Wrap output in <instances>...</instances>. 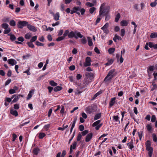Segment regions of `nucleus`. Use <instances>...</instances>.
<instances>
[{
    "instance_id": "1",
    "label": "nucleus",
    "mask_w": 157,
    "mask_h": 157,
    "mask_svg": "<svg viewBox=\"0 0 157 157\" xmlns=\"http://www.w3.org/2000/svg\"><path fill=\"white\" fill-rule=\"evenodd\" d=\"M83 36L80 33V32H78L77 31L75 32L72 31L69 32L68 35V37L69 38L75 37L76 39L78 38H82Z\"/></svg>"
},
{
    "instance_id": "2",
    "label": "nucleus",
    "mask_w": 157,
    "mask_h": 157,
    "mask_svg": "<svg viewBox=\"0 0 157 157\" xmlns=\"http://www.w3.org/2000/svg\"><path fill=\"white\" fill-rule=\"evenodd\" d=\"M97 109V106L94 105H91L86 108V111L87 113L90 114L94 112Z\"/></svg>"
},
{
    "instance_id": "3",
    "label": "nucleus",
    "mask_w": 157,
    "mask_h": 157,
    "mask_svg": "<svg viewBox=\"0 0 157 157\" xmlns=\"http://www.w3.org/2000/svg\"><path fill=\"white\" fill-rule=\"evenodd\" d=\"M115 70L114 69H112L110 70L106 76L105 78L104 81H109L111 80L115 75L113 73L115 72Z\"/></svg>"
},
{
    "instance_id": "4",
    "label": "nucleus",
    "mask_w": 157,
    "mask_h": 157,
    "mask_svg": "<svg viewBox=\"0 0 157 157\" xmlns=\"http://www.w3.org/2000/svg\"><path fill=\"white\" fill-rule=\"evenodd\" d=\"M28 23L26 21H20L17 24L18 28L20 29H22L25 26L27 25Z\"/></svg>"
},
{
    "instance_id": "5",
    "label": "nucleus",
    "mask_w": 157,
    "mask_h": 157,
    "mask_svg": "<svg viewBox=\"0 0 157 157\" xmlns=\"http://www.w3.org/2000/svg\"><path fill=\"white\" fill-rule=\"evenodd\" d=\"M86 76V79H88L90 81V82L92 81L94 77V75L92 73L86 72L85 73Z\"/></svg>"
},
{
    "instance_id": "6",
    "label": "nucleus",
    "mask_w": 157,
    "mask_h": 157,
    "mask_svg": "<svg viewBox=\"0 0 157 157\" xmlns=\"http://www.w3.org/2000/svg\"><path fill=\"white\" fill-rule=\"evenodd\" d=\"M90 82V81L89 80L86 79L82 84L78 85L80 86L79 89H81L86 87Z\"/></svg>"
},
{
    "instance_id": "7",
    "label": "nucleus",
    "mask_w": 157,
    "mask_h": 157,
    "mask_svg": "<svg viewBox=\"0 0 157 157\" xmlns=\"http://www.w3.org/2000/svg\"><path fill=\"white\" fill-rule=\"evenodd\" d=\"M91 60L90 58V57H87L85 59V62L84 64V65L85 67L90 66L91 65Z\"/></svg>"
},
{
    "instance_id": "8",
    "label": "nucleus",
    "mask_w": 157,
    "mask_h": 157,
    "mask_svg": "<svg viewBox=\"0 0 157 157\" xmlns=\"http://www.w3.org/2000/svg\"><path fill=\"white\" fill-rule=\"evenodd\" d=\"M20 96L23 97V96L21 95H17L15 94L13 95L12 97V98H14V99L11 101L12 103H15L17 101Z\"/></svg>"
},
{
    "instance_id": "9",
    "label": "nucleus",
    "mask_w": 157,
    "mask_h": 157,
    "mask_svg": "<svg viewBox=\"0 0 157 157\" xmlns=\"http://www.w3.org/2000/svg\"><path fill=\"white\" fill-rule=\"evenodd\" d=\"M108 13H109V11L107 9H105L103 10H100L99 11V14L98 16H103L104 14H108Z\"/></svg>"
},
{
    "instance_id": "10",
    "label": "nucleus",
    "mask_w": 157,
    "mask_h": 157,
    "mask_svg": "<svg viewBox=\"0 0 157 157\" xmlns=\"http://www.w3.org/2000/svg\"><path fill=\"white\" fill-rule=\"evenodd\" d=\"M146 150L148 152V155L149 157H151L152 155L153 151V149L152 147L151 146L149 147H146Z\"/></svg>"
},
{
    "instance_id": "11",
    "label": "nucleus",
    "mask_w": 157,
    "mask_h": 157,
    "mask_svg": "<svg viewBox=\"0 0 157 157\" xmlns=\"http://www.w3.org/2000/svg\"><path fill=\"white\" fill-rule=\"evenodd\" d=\"M93 136V133L90 132L87 134L86 137L85 141L86 142H89Z\"/></svg>"
},
{
    "instance_id": "12",
    "label": "nucleus",
    "mask_w": 157,
    "mask_h": 157,
    "mask_svg": "<svg viewBox=\"0 0 157 157\" xmlns=\"http://www.w3.org/2000/svg\"><path fill=\"white\" fill-rule=\"evenodd\" d=\"M27 26V28L31 31L35 32L37 30L35 27L33 26L28 24Z\"/></svg>"
},
{
    "instance_id": "13",
    "label": "nucleus",
    "mask_w": 157,
    "mask_h": 157,
    "mask_svg": "<svg viewBox=\"0 0 157 157\" xmlns=\"http://www.w3.org/2000/svg\"><path fill=\"white\" fill-rule=\"evenodd\" d=\"M81 8L78 6H75L73 8V10H75L76 11V13L79 15H80V13L79 12L80 11Z\"/></svg>"
},
{
    "instance_id": "14",
    "label": "nucleus",
    "mask_w": 157,
    "mask_h": 157,
    "mask_svg": "<svg viewBox=\"0 0 157 157\" xmlns=\"http://www.w3.org/2000/svg\"><path fill=\"white\" fill-rule=\"evenodd\" d=\"M116 99V97L113 98L111 99L110 101L109 102V106L110 107H112L115 103V100Z\"/></svg>"
},
{
    "instance_id": "15",
    "label": "nucleus",
    "mask_w": 157,
    "mask_h": 157,
    "mask_svg": "<svg viewBox=\"0 0 157 157\" xmlns=\"http://www.w3.org/2000/svg\"><path fill=\"white\" fill-rule=\"evenodd\" d=\"M54 19L55 21H58L59 20V14L58 12L56 13L55 14H53Z\"/></svg>"
},
{
    "instance_id": "16",
    "label": "nucleus",
    "mask_w": 157,
    "mask_h": 157,
    "mask_svg": "<svg viewBox=\"0 0 157 157\" xmlns=\"http://www.w3.org/2000/svg\"><path fill=\"white\" fill-rule=\"evenodd\" d=\"M10 113L15 117L17 116L18 115V112L17 111L14 110L13 109H11L10 110Z\"/></svg>"
},
{
    "instance_id": "17",
    "label": "nucleus",
    "mask_w": 157,
    "mask_h": 157,
    "mask_svg": "<svg viewBox=\"0 0 157 157\" xmlns=\"http://www.w3.org/2000/svg\"><path fill=\"white\" fill-rule=\"evenodd\" d=\"M133 143V140H132L130 142L127 144V145L128 146L129 148L131 150H132L134 147Z\"/></svg>"
},
{
    "instance_id": "18",
    "label": "nucleus",
    "mask_w": 157,
    "mask_h": 157,
    "mask_svg": "<svg viewBox=\"0 0 157 157\" xmlns=\"http://www.w3.org/2000/svg\"><path fill=\"white\" fill-rule=\"evenodd\" d=\"M8 63L10 64H11L12 65H13L16 64V62L15 61L14 59H10L8 60Z\"/></svg>"
},
{
    "instance_id": "19",
    "label": "nucleus",
    "mask_w": 157,
    "mask_h": 157,
    "mask_svg": "<svg viewBox=\"0 0 157 157\" xmlns=\"http://www.w3.org/2000/svg\"><path fill=\"white\" fill-rule=\"evenodd\" d=\"M40 151V150L38 148L35 147L33 149V153L36 155H38Z\"/></svg>"
},
{
    "instance_id": "20",
    "label": "nucleus",
    "mask_w": 157,
    "mask_h": 157,
    "mask_svg": "<svg viewBox=\"0 0 157 157\" xmlns=\"http://www.w3.org/2000/svg\"><path fill=\"white\" fill-rule=\"evenodd\" d=\"M113 40L115 42H117V40H122V38L121 37L117 35V34H116L115 35L114 37H113Z\"/></svg>"
},
{
    "instance_id": "21",
    "label": "nucleus",
    "mask_w": 157,
    "mask_h": 157,
    "mask_svg": "<svg viewBox=\"0 0 157 157\" xmlns=\"http://www.w3.org/2000/svg\"><path fill=\"white\" fill-rule=\"evenodd\" d=\"M87 39L88 40V45L90 46H92L93 45V43L92 41V39L90 37H87Z\"/></svg>"
},
{
    "instance_id": "22",
    "label": "nucleus",
    "mask_w": 157,
    "mask_h": 157,
    "mask_svg": "<svg viewBox=\"0 0 157 157\" xmlns=\"http://www.w3.org/2000/svg\"><path fill=\"white\" fill-rule=\"evenodd\" d=\"M62 89L63 87L62 86H57L55 87L54 88V90L55 92H57L61 90Z\"/></svg>"
},
{
    "instance_id": "23",
    "label": "nucleus",
    "mask_w": 157,
    "mask_h": 157,
    "mask_svg": "<svg viewBox=\"0 0 157 157\" xmlns=\"http://www.w3.org/2000/svg\"><path fill=\"white\" fill-rule=\"evenodd\" d=\"M128 24V22L126 20H123L121 22V25L123 26H127Z\"/></svg>"
},
{
    "instance_id": "24",
    "label": "nucleus",
    "mask_w": 157,
    "mask_h": 157,
    "mask_svg": "<svg viewBox=\"0 0 157 157\" xmlns=\"http://www.w3.org/2000/svg\"><path fill=\"white\" fill-rule=\"evenodd\" d=\"M113 120L116 122H118V123H120V121L119 120V117L118 116H113Z\"/></svg>"
},
{
    "instance_id": "25",
    "label": "nucleus",
    "mask_w": 157,
    "mask_h": 157,
    "mask_svg": "<svg viewBox=\"0 0 157 157\" xmlns=\"http://www.w3.org/2000/svg\"><path fill=\"white\" fill-rule=\"evenodd\" d=\"M50 84L52 86H56L58 84L55 82L53 80H51L49 82Z\"/></svg>"
},
{
    "instance_id": "26",
    "label": "nucleus",
    "mask_w": 157,
    "mask_h": 157,
    "mask_svg": "<svg viewBox=\"0 0 157 157\" xmlns=\"http://www.w3.org/2000/svg\"><path fill=\"white\" fill-rule=\"evenodd\" d=\"M101 116V113H99L97 114L94 117V120H96L99 119Z\"/></svg>"
},
{
    "instance_id": "27",
    "label": "nucleus",
    "mask_w": 157,
    "mask_h": 157,
    "mask_svg": "<svg viewBox=\"0 0 157 157\" xmlns=\"http://www.w3.org/2000/svg\"><path fill=\"white\" fill-rule=\"evenodd\" d=\"M33 92V90H31L30 91L28 95V96L27 97L26 99L27 100H29V99L32 97V93Z\"/></svg>"
},
{
    "instance_id": "28",
    "label": "nucleus",
    "mask_w": 157,
    "mask_h": 157,
    "mask_svg": "<svg viewBox=\"0 0 157 157\" xmlns=\"http://www.w3.org/2000/svg\"><path fill=\"white\" fill-rule=\"evenodd\" d=\"M77 144V142L74 141L72 144L71 145L70 148H71L73 149H75L76 147Z\"/></svg>"
},
{
    "instance_id": "29",
    "label": "nucleus",
    "mask_w": 157,
    "mask_h": 157,
    "mask_svg": "<svg viewBox=\"0 0 157 157\" xmlns=\"http://www.w3.org/2000/svg\"><path fill=\"white\" fill-rule=\"evenodd\" d=\"M8 35L10 36V39L12 41H14L16 39V36L14 35L9 34Z\"/></svg>"
},
{
    "instance_id": "30",
    "label": "nucleus",
    "mask_w": 157,
    "mask_h": 157,
    "mask_svg": "<svg viewBox=\"0 0 157 157\" xmlns=\"http://www.w3.org/2000/svg\"><path fill=\"white\" fill-rule=\"evenodd\" d=\"M77 120V117H75L74 119L73 122L72 123L71 128H74L75 126Z\"/></svg>"
},
{
    "instance_id": "31",
    "label": "nucleus",
    "mask_w": 157,
    "mask_h": 157,
    "mask_svg": "<svg viewBox=\"0 0 157 157\" xmlns=\"http://www.w3.org/2000/svg\"><path fill=\"white\" fill-rule=\"evenodd\" d=\"M9 24L11 26H15L16 25V22L13 20H11L10 21Z\"/></svg>"
},
{
    "instance_id": "32",
    "label": "nucleus",
    "mask_w": 157,
    "mask_h": 157,
    "mask_svg": "<svg viewBox=\"0 0 157 157\" xmlns=\"http://www.w3.org/2000/svg\"><path fill=\"white\" fill-rule=\"evenodd\" d=\"M115 50V48H109L108 50V52L109 54H112L113 53Z\"/></svg>"
},
{
    "instance_id": "33",
    "label": "nucleus",
    "mask_w": 157,
    "mask_h": 157,
    "mask_svg": "<svg viewBox=\"0 0 157 157\" xmlns=\"http://www.w3.org/2000/svg\"><path fill=\"white\" fill-rule=\"evenodd\" d=\"M82 39H81V42L82 44H85L87 42V40L85 37H82Z\"/></svg>"
},
{
    "instance_id": "34",
    "label": "nucleus",
    "mask_w": 157,
    "mask_h": 157,
    "mask_svg": "<svg viewBox=\"0 0 157 157\" xmlns=\"http://www.w3.org/2000/svg\"><path fill=\"white\" fill-rule=\"evenodd\" d=\"M150 36L151 38H153L156 37H157V33H152Z\"/></svg>"
},
{
    "instance_id": "35",
    "label": "nucleus",
    "mask_w": 157,
    "mask_h": 157,
    "mask_svg": "<svg viewBox=\"0 0 157 157\" xmlns=\"http://www.w3.org/2000/svg\"><path fill=\"white\" fill-rule=\"evenodd\" d=\"M45 134L43 132H40L39 133V139H43L45 136Z\"/></svg>"
},
{
    "instance_id": "36",
    "label": "nucleus",
    "mask_w": 157,
    "mask_h": 157,
    "mask_svg": "<svg viewBox=\"0 0 157 157\" xmlns=\"http://www.w3.org/2000/svg\"><path fill=\"white\" fill-rule=\"evenodd\" d=\"M105 16V21H107L110 19V16L109 14V13L108 14H104L103 16Z\"/></svg>"
},
{
    "instance_id": "37",
    "label": "nucleus",
    "mask_w": 157,
    "mask_h": 157,
    "mask_svg": "<svg viewBox=\"0 0 157 157\" xmlns=\"http://www.w3.org/2000/svg\"><path fill=\"white\" fill-rule=\"evenodd\" d=\"M27 44L28 45L30 48H33L34 47V45L33 44V42H31V41H30L29 42H28L27 43Z\"/></svg>"
},
{
    "instance_id": "38",
    "label": "nucleus",
    "mask_w": 157,
    "mask_h": 157,
    "mask_svg": "<svg viewBox=\"0 0 157 157\" xmlns=\"http://www.w3.org/2000/svg\"><path fill=\"white\" fill-rule=\"evenodd\" d=\"M120 17L121 16L120 13H118L116 16L115 21L116 22H118Z\"/></svg>"
},
{
    "instance_id": "39",
    "label": "nucleus",
    "mask_w": 157,
    "mask_h": 157,
    "mask_svg": "<svg viewBox=\"0 0 157 157\" xmlns=\"http://www.w3.org/2000/svg\"><path fill=\"white\" fill-rule=\"evenodd\" d=\"M113 61L112 59L109 60L107 63L105 64V65L106 66H108L112 64L113 63Z\"/></svg>"
},
{
    "instance_id": "40",
    "label": "nucleus",
    "mask_w": 157,
    "mask_h": 157,
    "mask_svg": "<svg viewBox=\"0 0 157 157\" xmlns=\"http://www.w3.org/2000/svg\"><path fill=\"white\" fill-rule=\"evenodd\" d=\"M69 31L68 30H66L63 35V37L65 38V37L67 36H68V35L69 34Z\"/></svg>"
},
{
    "instance_id": "41",
    "label": "nucleus",
    "mask_w": 157,
    "mask_h": 157,
    "mask_svg": "<svg viewBox=\"0 0 157 157\" xmlns=\"http://www.w3.org/2000/svg\"><path fill=\"white\" fill-rule=\"evenodd\" d=\"M100 120H98L96 121V122H94V123H93L92 125V126L94 127L98 125V124L100 123Z\"/></svg>"
},
{
    "instance_id": "42",
    "label": "nucleus",
    "mask_w": 157,
    "mask_h": 157,
    "mask_svg": "<svg viewBox=\"0 0 157 157\" xmlns=\"http://www.w3.org/2000/svg\"><path fill=\"white\" fill-rule=\"evenodd\" d=\"M9 25L7 23H3L2 25V28L5 29H7L8 28Z\"/></svg>"
},
{
    "instance_id": "43",
    "label": "nucleus",
    "mask_w": 157,
    "mask_h": 157,
    "mask_svg": "<svg viewBox=\"0 0 157 157\" xmlns=\"http://www.w3.org/2000/svg\"><path fill=\"white\" fill-rule=\"evenodd\" d=\"M11 31L10 29V28H8L7 29H5L4 32L5 34H7L9 33Z\"/></svg>"
},
{
    "instance_id": "44",
    "label": "nucleus",
    "mask_w": 157,
    "mask_h": 157,
    "mask_svg": "<svg viewBox=\"0 0 157 157\" xmlns=\"http://www.w3.org/2000/svg\"><path fill=\"white\" fill-rule=\"evenodd\" d=\"M79 88H78L75 90V93L76 94L79 95L80 94L82 93V91H80L79 90Z\"/></svg>"
},
{
    "instance_id": "45",
    "label": "nucleus",
    "mask_w": 157,
    "mask_h": 157,
    "mask_svg": "<svg viewBox=\"0 0 157 157\" xmlns=\"http://www.w3.org/2000/svg\"><path fill=\"white\" fill-rule=\"evenodd\" d=\"M154 66H150L147 69V71L148 73H149V71H153L154 69Z\"/></svg>"
},
{
    "instance_id": "46",
    "label": "nucleus",
    "mask_w": 157,
    "mask_h": 157,
    "mask_svg": "<svg viewBox=\"0 0 157 157\" xmlns=\"http://www.w3.org/2000/svg\"><path fill=\"white\" fill-rule=\"evenodd\" d=\"M143 132V131H140V132H138V133H137L138 134V136H139V137L140 138V140H141V138H142V137L143 136V135H142Z\"/></svg>"
},
{
    "instance_id": "47",
    "label": "nucleus",
    "mask_w": 157,
    "mask_h": 157,
    "mask_svg": "<svg viewBox=\"0 0 157 157\" xmlns=\"http://www.w3.org/2000/svg\"><path fill=\"white\" fill-rule=\"evenodd\" d=\"M109 26V24L108 23H106L101 28V29H108Z\"/></svg>"
},
{
    "instance_id": "48",
    "label": "nucleus",
    "mask_w": 157,
    "mask_h": 157,
    "mask_svg": "<svg viewBox=\"0 0 157 157\" xmlns=\"http://www.w3.org/2000/svg\"><path fill=\"white\" fill-rule=\"evenodd\" d=\"M153 140L155 142H156L157 141V138L156 135L154 134L153 133L152 134Z\"/></svg>"
},
{
    "instance_id": "49",
    "label": "nucleus",
    "mask_w": 157,
    "mask_h": 157,
    "mask_svg": "<svg viewBox=\"0 0 157 157\" xmlns=\"http://www.w3.org/2000/svg\"><path fill=\"white\" fill-rule=\"evenodd\" d=\"M35 44L37 46H43L44 45V44L38 41H36Z\"/></svg>"
},
{
    "instance_id": "50",
    "label": "nucleus",
    "mask_w": 157,
    "mask_h": 157,
    "mask_svg": "<svg viewBox=\"0 0 157 157\" xmlns=\"http://www.w3.org/2000/svg\"><path fill=\"white\" fill-rule=\"evenodd\" d=\"M31 35L29 33H27L25 35V37L26 39H29L31 37Z\"/></svg>"
},
{
    "instance_id": "51",
    "label": "nucleus",
    "mask_w": 157,
    "mask_h": 157,
    "mask_svg": "<svg viewBox=\"0 0 157 157\" xmlns=\"http://www.w3.org/2000/svg\"><path fill=\"white\" fill-rule=\"evenodd\" d=\"M37 36H35L32 37L31 39L30 40V41L31 42H34L37 39Z\"/></svg>"
},
{
    "instance_id": "52",
    "label": "nucleus",
    "mask_w": 157,
    "mask_h": 157,
    "mask_svg": "<svg viewBox=\"0 0 157 157\" xmlns=\"http://www.w3.org/2000/svg\"><path fill=\"white\" fill-rule=\"evenodd\" d=\"M96 10V8L94 7H91L89 10V12L90 13L92 14Z\"/></svg>"
},
{
    "instance_id": "53",
    "label": "nucleus",
    "mask_w": 157,
    "mask_h": 157,
    "mask_svg": "<svg viewBox=\"0 0 157 157\" xmlns=\"http://www.w3.org/2000/svg\"><path fill=\"white\" fill-rule=\"evenodd\" d=\"M65 38L63 37V36L58 37L56 39V41H59L63 40Z\"/></svg>"
},
{
    "instance_id": "54",
    "label": "nucleus",
    "mask_w": 157,
    "mask_h": 157,
    "mask_svg": "<svg viewBox=\"0 0 157 157\" xmlns=\"http://www.w3.org/2000/svg\"><path fill=\"white\" fill-rule=\"evenodd\" d=\"M155 120H156V117H155V115H152L151 116V121L152 122H154L155 121Z\"/></svg>"
},
{
    "instance_id": "55",
    "label": "nucleus",
    "mask_w": 157,
    "mask_h": 157,
    "mask_svg": "<svg viewBox=\"0 0 157 157\" xmlns=\"http://www.w3.org/2000/svg\"><path fill=\"white\" fill-rule=\"evenodd\" d=\"M124 59L122 58V51H121V57L120 59V61L121 63H122L123 62Z\"/></svg>"
},
{
    "instance_id": "56",
    "label": "nucleus",
    "mask_w": 157,
    "mask_h": 157,
    "mask_svg": "<svg viewBox=\"0 0 157 157\" xmlns=\"http://www.w3.org/2000/svg\"><path fill=\"white\" fill-rule=\"evenodd\" d=\"M82 137V136L81 134L80 133H79L78 134V136L77 137V141H80Z\"/></svg>"
},
{
    "instance_id": "57",
    "label": "nucleus",
    "mask_w": 157,
    "mask_h": 157,
    "mask_svg": "<svg viewBox=\"0 0 157 157\" xmlns=\"http://www.w3.org/2000/svg\"><path fill=\"white\" fill-rule=\"evenodd\" d=\"M88 132H88V130H85V131H83V132H81V133L82 134V136H85L86 134H87L88 133Z\"/></svg>"
},
{
    "instance_id": "58",
    "label": "nucleus",
    "mask_w": 157,
    "mask_h": 157,
    "mask_svg": "<svg viewBox=\"0 0 157 157\" xmlns=\"http://www.w3.org/2000/svg\"><path fill=\"white\" fill-rule=\"evenodd\" d=\"M125 32L124 29H121V35L122 36H123L125 34Z\"/></svg>"
},
{
    "instance_id": "59",
    "label": "nucleus",
    "mask_w": 157,
    "mask_h": 157,
    "mask_svg": "<svg viewBox=\"0 0 157 157\" xmlns=\"http://www.w3.org/2000/svg\"><path fill=\"white\" fill-rule=\"evenodd\" d=\"M146 147L151 146V142L149 140H147L146 143Z\"/></svg>"
},
{
    "instance_id": "60",
    "label": "nucleus",
    "mask_w": 157,
    "mask_h": 157,
    "mask_svg": "<svg viewBox=\"0 0 157 157\" xmlns=\"http://www.w3.org/2000/svg\"><path fill=\"white\" fill-rule=\"evenodd\" d=\"M86 5L89 7H92L94 6V4L90 2H87L86 3Z\"/></svg>"
},
{
    "instance_id": "61",
    "label": "nucleus",
    "mask_w": 157,
    "mask_h": 157,
    "mask_svg": "<svg viewBox=\"0 0 157 157\" xmlns=\"http://www.w3.org/2000/svg\"><path fill=\"white\" fill-rule=\"evenodd\" d=\"M84 126L82 124L80 125L79 126V129L81 131H83L84 130Z\"/></svg>"
},
{
    "instance_id": "62",
    "label": "nucleus",
    "mask_w": 157,
    "mask_h": 157,
    "mask_svg": "<svg viewBox=\"0 0 157 157\" xmlns=\"http://www.w3.org/2000/svg\"><path fill=\"white\" fill-rule=\"evenodd\" d=\"M9 93L12 94L16 93V91L13 89H10L9 90Z\"/></svg>"
},
{
    "instance_id": "63",
    "label": "nucleus",
    "mask_w": 157,
    "mask_h": 157,
    "mask_svg": "<svg viewBox=\"0 0 157 157\" xmlns=\"http://www.w3.org/2000/svg\"><path fill=\"white\" fill-rule=\"evenodd\" d=\"M157 5V2H154L151 3L150 6L152 7H154L155 6Z\"/></svg>"
},
{
    "instance_id": "64",
    "label": "nucleus",
    "mask_w": 157,
    "mask_h": 157,
    "mask_svg": "<svg viewBox=\"0 0 157 157\" xmlns=\"http://www.w3.org/2000/svg\"><path fill=\"white\" fill-rule=\"evenodd\" d=\"M94 50L95 52H96L97 54H99L100 53V52L99 49L97 48V47H96L95 48Z\"/></svg>"
}]
</instances>
